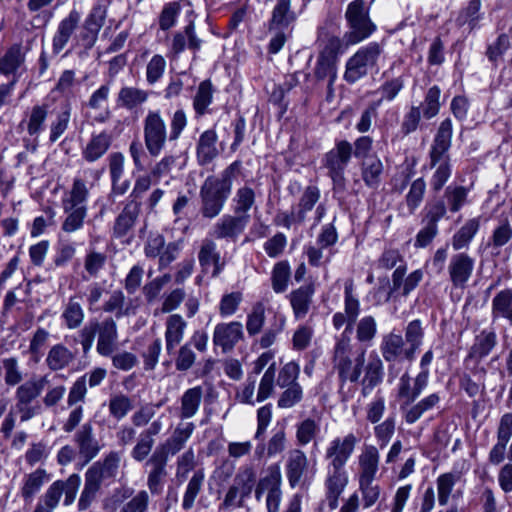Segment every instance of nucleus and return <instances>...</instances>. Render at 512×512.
<instances>
[{
	"instance_id": "54",
	"label": "nucleus",
	"mask_w": 512,
	"mask_h": 512,
	"mask_svg": "<svg viewBox=\"0 0 512 512\" xmlns=\"http://www.w3.org/2000/svg\"><path fill=\"white\" fill-rule=\"evenodd\" d=\"M291 277V267L287 260L277 262L271 272V286L275 293L280 294L287 290Z\"/></svg>"
},
{
	"instance_id": "16",
	"label": "nucleus",
	"mask_w": 512,
	"mask_h": 512,
	"mask_svg": "<svg viewBox=\"0 0 512 512\" xmlns=\"http://www.w3.org/2000/svg\"><path fill=\"white\" fill-rule=\"evenodd\" d=\"M107 4L97 2L93 5L82 26L80 40L85 48L90 49L97 41L98 34L105 24L107 17Z\"/></svg>"
},
{
	"instance_id": "46",
	"label": "nucleus",
	"mask_w": 512,
	"mask_h": 512,
	"mask_svg": "<svg viewBox=\"0 0 512 512\" xmlns=\"http://www.w3.org/2000/svg\"><path fill=\"white\" fill-rule=\"evenodd\" d=\"M133 489L126 488L123 490L122 497L130 499L125 502L119 512H149L150 496L146 490H139L133 496Z\"/></svg>"
},
{
	"instance_id": "1",
	"label": "nucleus",
	"mask_w": 512,
	"mask_h": 512,
	"mask_svg": "<svg viewBox=\"0 0 512 512\" xmlns=\"http://www.w3.org/2000/svg\"><path fill=\"white\" fill-rule=\"evenodd\" d=\"M187 115L183 109H177L171 116L168 129L166 120L160 110H148L143 118V139L147 152L158 157L167 142L177 141L187 126Z\"/></svg>"
},
{
	"instance_id": "3",
	"label": "nucleus",
	"mask_w": 512,
	"mask_h": 512,
	"mask_svg": "<svg viewBox=\"0 0 512 512\" xmlns=\"http://www.w3.org/2000/svg\"><path fill=\"white\" fill-rule=\"evenodd\" d=\"M453 127L451 119L443 120L434 136L429 151L431 167L437 166L432 179L431 187L434 191H439L451 176V164L448 151L451 147Z\"/></svg>"
},
{
	"instance_id": "37",
	"label": "nucleus",
	"mask_w": 512,
	"mask_h": 512,
	"mask_svg": "<svg viewBox=\"0 0 512 512\" xmlns=\"http://www.w3.org/2000/svg\"><path fill=\"white\" fill-rule=\"evenodd\" d=\"M379 458L380 455L376 447L372 445L364 446L359 456V480H363L364 483L374 480L378 471Z\"/></svg>"
},
{
	"instance_id": "26",
	"label": "nucleus",
	"mask_w": 512,
	"mask_h": 512,
	"mask_svg": "<svg viewBox=\"0 0 512 512\" xmlns=\"http://www.w3.org/2000/svg\"><path fill=\"white\" fill-rule=\"evenodd\" d=\"M80 18V13L73 9L59 22L52 39V51L54 54H59L68 44L79 25Z\"/></svg>"
},
{
	"instance_id": "28",
	"label": "nucleus",
	"mask_w": 512,
	"mask_h": 512,
	"mask_svg": "<svg viewBox=\"0 0 512 512\" xmlns=\"http://www.w3.org/2000/svg\"><path fill=\"white\" fill-rule=\"evenodd\" d=\"M217 144L218 135L215 129H207L200 134L196 143V157L199 165H208L219 155Z\"/></svg>"
},
{
	"instance_id": "59",
	"label": "nucleus",
	"mask_w": 512,
	"mask_h": 512,
	"mask_svg": "<svg viewBox=\"0 0 512 512\" xmlns=\"http://www.w3.org/2000/svg\"><path fill=\"white\" fill-rule=\"evenodd\" d=\"M345 301H344V310L345 314L347 315L348 319V327H346V330L351 331L353 328V324L355 323L359 311H360V305L358 299L353 295V281L348 280L345 283Z\"/></svg>"
},
{
	"instance_id": "9",
	"label": "nucleus",
	"mask_w": 512,
	"mask_h": 512,
	"mask_svg": "<svg viewBox=\"0 0 512 512\" xmlns=\"http://www.w3.org/2000/svg\"><path fill=\"white\" fill-rule=\"evenodd\" d=\"M197 257L201 273L209 275L211 278H218L227 264L212 238H205L201 241Z\"/></svg>"
},
{
	"instance_id": "36",
	"label": "nucleus",
	"mask_w": 512,
	"mask_h": 512,
	"mask_svg": "<svg viewBox=\"0 0 512 512\" xmlns=\"http://www.w3.org/2000/svg\"><path fill=\"white\" fill-rule=\"evenodd\" d=\"M205 473L203 469H198L193 472V475L188 480L183 495H182V509L190 511L194 508L197 498L204 490Z\"/></svg>"
},
{
	"instance_id": "11",
	"label": "nucleus",
	"mask_w": 512,
	"mask_h": 512,
	"mask_svg": "<svg viewBox=\"0 0 512 512\" xmlns=\"http://www.w3.org/2000/svg\"><path fill=\"white\" fill-rule=\"evenodd\" d=\"M380 53L381 49L376 43H371L366 48L359 50L346 64L345 80L354 83L365 75L366 68L375 65Z\"/></svg>"
},
{
	"instance_id": "34",
	"label": "nucleus",
	"mask_w": 512,
	"mask_h": 512,
	"mask_svg": "<svg viewBox=\"0 0 512 512\" xmlns=\"http://www.w3.org/2000/svg\"><path fill=\"white\" fill-rule=\"evenodd\" d=\"M119 462V454L111 451L102 460L94 462L85 473L103 483L105 479L115 476Z\"/></svg>"
},
{
	"instance_id": "32",
	"label": "nucleus",
	"mask_w": 512,
	"mask_h": 512,
	"mask_svg": "<svg viewBox=\"0 0 512 512\" xmlns=\"http://www.w3.org/2000/svg\"><path fill=\"white\" fill-rule=\"evenodd\" d=\"M111 144L112 136L110 133L106 131L93 133L86 146L82 149V158L88 163L96 162L107 153Z\"/></svg>"
},
{
	"instance_id": "5",
	"label": "nucleus",
	"mask_w": 512,
	"mask_h": 512,
	"mask_svg": "<svg viewBox=\"0 0 512 512\" xmlns=\"http://www.w3.org/2000/svg\"><path fill=\"white\" fill-rule=\"evenodd\" d=\"M81 484V478L73 473L65 480L54 481L38 498L33 512H53L64 495V506H70L76 499Z\"/></svg>"
},
{
	"instance_id": "33",
	"label": "nucleus",
	"mask_w": 512,
	"mask_h": 512,
	"mask_svg": "<svg viewBox=\"0 0 512 512\" xmlns=\"http://www.w3.org/2000/svg\"><path fill=\"white\" fill-rule=\"evenodd\" d=\"M201 45L202 40L196 35L195 25L193 22H190L184 27L183 31L174 34L171 42V51L174 55H179L187 47L195 53L200 50Z\"/></svg>"
},
{
	"instance_id": "8",
	"label": "nucleus",
	"mask_w": 512,
	"mask_h": 512,
	"mask_svg": "<svg viewBox=\"0 0 512 512\" xmlns=\"http://www.w3.org/2000/svg\"><path fill=\"white\" fill-rule=\"evenodd\" d=\"M353 147L347 140L337 141L335 147L327 152L322 160L334 185H344V171L351 160Z\"/></svg>"
},
{
	"instance_id": "55",
	"label": "nucleus",
	"mask_w": 512,
	"mask_h": 512,
	"mask_svg": "<svg viewBox=\"0 0 512 512\" xmlns=\"http://www.w3.org/2000/svg\"><path fill=\"white\" fill-rule=\"evenodd\" d=\"M492 317L506 318L512 323V290L505 289L495 295L492 300Z\"/></svg>"
},
{
	"instance_id": "39",
	"label": "nucleus",
	"mask_w": 512,
	"mask_h": 512,
	"mask_svg": "<svg viewBox=\"0 0 512 512\" xmlns=\"http://www.w3.org/2000/svg\"><path fill=\"white\" fill-rule=\"evenodd\" d=\"M48 383V375H33L30 379L17 387L15 399L38 402L37 398L41 395Z\"/></svg>"
},
{
	"instance_id": "4",
	"label": "nucleus",
	"mask_w": 512,
	"mask_h": 512,
	"mask_svg": "<svg viewBox=\"0 0 512 512\" xmlns=\"http://www.w3.org/2000/svg\"><path fill=\"white\" fill-rule=\"evenodd\" d=\"M256 484V473L253 467L245 465L239 468L232 484L227 488L222 502L218 506L219 512H231L243 508L245 501L251 496Z\"/></svg>"
},
{
	"instance_id": "57",
	"label": "nucleus",
	"mask_w": 512,
	"mask_h": 512,
	"mask_svg": "<svg viewBox=\"0 0 512 512\" xmlns=\"http://www.w3.org/2000/svg\"><path fill=\"white\" fill-rule=\"evenodd\" d=\"M107 262V255L103 252L89 249L84 257V270L88 278H97L100 272L104 269ZM83 279L87 277L83 276Z\"/></svg>"
},
{
	"instance_id": "52",
	"label": "nucleus",
	"mask_w": 512,
	"mask_h": 512,
	"mask_svg": "<svg viewBox=\"0 0 512 512\" xmlns=\"http://www.w3.org/2000/svg\"><path fill=\"white\" fill-rule=\"evenodd\" d=\"M320 433V419L305 418L296 425V442L299 446H306Z\"/></svg>"
},
{
	"instance_id": "53",
	"label": "nucleus",
	"mask_w": 512,
	"mask_h": 512,
	"mask_svg": "<svg viewBox=\"0 0 512 512\" xmlns=\"http://www.w3.org/2000/svg\"><path fill=\"white\" fill-rule=\"evenodd\" d=\"M265 311L266 307L263 302L257 301L253 304L246 317V331L249 337H254L262 332L266 321Z\"/></svg>"
},
{
	"instance_id": "17",
	"label": "nucleus",
	"mask_w": 512,
	"mask_h": 512,
	"mask_svg": "<svg viewBox=\"0 0 512 512\" xmlns=\"http://www.w3.org/2000/svg\"><path fill=\"white\" fill-rule=\"evenodd\" d=\"M341 40L337 37H331L323 51L318 57L315 67V77L318 80L329 78V86L336 78L335 60L341 49Z\"/></svg>"
},
{
	"instance_id": "12",
	"label": "nucleus",
	"mask_w": 512,
	"mask_h": 512,
	"mask_svg": "<svg viewBox=\"0 0 512 512\" xmlns=\"http://www.w3.org/2000/svg\"><path fill=\"white\" fill-rule=\"evenodd\" d=\"M73 442L82 465L91 462L100 453L103 445L97 439L91 422L84 423L74 434Z\"/></svg>"
},
{
	"instance_id": "10",
	"label": "nucleus",
	"mask_w": 512,
	"mask_h": 512,
	"mask_svg": "<svg viewBox=\"0 0 512 512\" xmlns=\"http://www.w3.org/2000/svg\"><path fill=\"white\" fill-rule=\"evenodd\" d=\"M359 439L353 433L338 436L332 439L325 449L324 458L327 466L345 468L347 462L354 453Z\"/></svg>"
},
{
	"instance_id": "18",
	"label": "nucleus",
	"mask_w": 512,
	"mask_h": 512,
	"mask_svg": "<svg viewBox=\"0 0 512 512\" xmlns=\"http://www.w3.org/2000/svg\"><path fill=\"white\" fill-rule=\"evenodd\" d=\"M168 458L153 451L146 465L149 467L147 472V488L152 495H160L168 478Z\"/></svg>"
},
{
	"instance_id": "7",
	"label": "nucleus",
	"mask_w": 512,
	"mask_h": 512,
	"mask_svg": "<svg viewBox=\"0 0 512 512\" xmlns=\"http://www.w3.org/2000/svg\"><path fill=\"white\" fill-rule=\"evenodd\" d=\"M345 18L349 30L344 35L347 44H356L368 38L375 30V25L371 22L365 2L363 0H354L349 3Z\"/></svg>"
},
{
	"instance_id": "29",
	"label": "nucleus",
	"mask_w": 512,
	"mask_h": 512,
	"mask_svg": "<svg viewBox=\"0 0 512 512\" xmlns=\"http://www.w3.org/2000/svg\"><path fill=\"white\" fill-rule=\"evenodd\" d=\"M125 157L121 152H113L108 156L111 192L115 195H124L129 187V180H122L124 175Z\"/></svg>"
},
{
	"instance_id": "15",
	"label": "nucleus",
	"mask_w": 512,
	"mask_h": 512,
	"mask_svg": "<svg viewBox=\"0 0 512 512\" xmlns=\"http://www.w3.org/2000/svg\"><path fill=\"white\" fill-rule=\"evenodd\" d=\"M285 472L291 488L309 485V461L304 451L297 448L289 451Z\"/></svg>"
},
{
	"instance_id": "43",
	"label": "nucleus",
	"mask_w": 512,
	"mask_h": 512,
	"mask_svg": "<svg viewBox=\"0 0 512 512\" xmlns=\"http://www.w3.org/2000/svg\"><path fill=\"white\" fill-rule=\"evenodd\" d=\"M47 116V105H34L27 116V120L22 121L20 125L26 124L28 135L37 140L39 135L45 130Z\"/></svg>"
},
{
	"instance_id": "30",
	"label": "nucleus",
	"mask_w": 512,
	"mask_h": 512,
	"mask_svg": "<svg viewBox=\"0 0 512 512\" xmlns=\"http://www.w3.org/2000/svg\"><path fill=\"white\" fill-rule=\"evenodd\" d=\"M49 474L43 468L24 474L20 496L25 503H31L42 487L49 481Z\"/></svg>"
},
{
	"instance_id": "31",
	"label": "nucleus",
	"mask_w": 512,
	"mask_h": 512,
	"mask_svg": "<svg viewBox=\"0 0 512 512\" xmlns=\"http://www.w3.org/2000/svg\"><path fill=\"white\" fill-rule=\"evenodd\" d=\"M297 13L292 8V0H276L268 21V30L289 28L297 20Z\"/></svg>"
},
{
	"instance_id": "60",
	"label": "nucleus",
	"mask_w": 512,
	"mask_h": 512,
	"mask_svg": "<svg viewBox=\"0 0 512 512\" xmlns=\"http://www.w3.org/2000/svg\"><path fill=\"white\" fill-rule=\"evenodd\" d=\"M79 82L76 79L75 72L73 70H64L55 87L53 92L60 94L66 100L75 96V91Z\"/></svg>"
},
{
	"instance_id": "64",
	"label": "nucleus",
	"mask_w": 512,
	"mask_h": 512,
	"mask_svg": "<svg viewBox=\"0 0 512 512\" xmlns=\"http://www.w3.org/2000/svg\"><path fill=\"white\" fill-rule=\"evenodd\" d=\"M382 163L376 157H367L363 162V179L371 187L378 186L381 181Z\"/></svg>"
},
{
	"instance_id": "49",
	"label": "nucleus",
	"mask_w": 512,
	"mask_h": 512,
	"mask_svg": "<svg viewBox=\"0 0 512 512\" xmlns=\"http://www.w3.org/2000/svg\"><path fill=\"white\" fill-rule=\"evenodd\" d=\"M213 85L209 79L202 81L193 97V109L197 117L209 112L208 107L213 101Z\"/></svg>"
},
{
	"instance_id": "35",
	"label": "nucleus",
	"mask_w": 512,
	"mask_h": 512,
	"mask_svg": "<svg viewBox=\"0 0 512 512\" xmlns=\"http://www.w3.org/2000/svg\"><path fill=\"white\" fill-rule=\"evenodd\" d=\"M203 398V388L195 386L187 389L180 397L178 417L183 421L194 417L199 409Z\"/></svg>"
},
{
	"instance_id": "22",
	"label": "nucleus",
	"mask_w": 512,
	"mask_h": 512,
	"mask_svg": "<svg viewBox=\"0 0 512 512\" xmlns=\"http://www.w3.org/2000/svg\"><path fill=\"white\" fill-rule=\"evenodd\" d=\"M140 212L141 203L135 199H128L114 220L112 236L116 239L127 236L133 230Z\"/></svg>"
},
{
	"instance_id": "61",
	"label": "nucleus",
	"mask_w": 512,
	"mask_h": 512,
	"mask_svg": "<svg viewBox=\"0 0 512 512\" xmlns=\"http://www.w3.org/2000/svg\"><path fill=\"white\" fill-rule=\"evenodd\" d=\"M161 350L162 341L160 338H153L146 343L140 353L145 370L151 371L155 369L159 361Z\"/></svg>"
},
{
	"instance_id": "51",
	"label": "nucleus",
	"mask_w": 512,
	"mask_h": 512,
	"mask_svg": "<svg viewBox=\"0 0 512 512\" xmlns=\"http://www.w3.org/2000/svg\"><path fill=\"white\" fill-rule=\"evenodd\" d=\"M254 190L249 186H243L236 190L232 199L233 211L237 216H250L248 212L256 202Z\"/></svg>"
},
{
	"instance_id": "47",
	"label": "nucleus",
	"mask_w": 512,
	"mask_h": 512,
	"mask_svg": "<svg viewBox=\"0 0 512 512\" xmlns=\"http://www.w3.org/2000/svg\"><path fill=\"white\" fill-rule=\"evenodd\" d=\"M65 326L68 329H76L83 323L85 314L78 296H71L64 305L61 315Z\"/></svg>"
},
{
	"instance_id": "63",
	"label": "nucleus",
	"mask_w": 512,
	"mask_h": 512,
	"mask_svg": "<svg viewBox=\"0 0 512 512\" xmlns=\"http://www.w3.org/2000/svg\"><path fill=\"white\" fill-rule=\"evenodd\" d=\"M458 479V475L452 472L441 474L437 478L438 502L441 506L448 504L449 497Z\"/></svg>"
},
{
	"instance_id": "44",
	"label": "nucleus",
	"mask_w": 512,
	"mask_h": 512,
	"mask_svg": "<svg viewBox=\"0 0 512 512\" xmlns=\"http://www.w3.org/2000/svg\"><path fill=\"white\" fill-rule=\"evenodd\" d=\"M92 187V183H89L81 176H76L73 179L70 190L62 198V204H70L76 206L86 205L90 189Z\"/></svg>"
},
{
	"instance_id": "41",
	"label": "nucleus",
	"mask_w": 512,
	"mask_h": 512,
	"mask_svg": "<svg viewBox=\"0 0 512 512\" xmlns=\"http://www.w3.org/2000/svg\"><path fill=\"white\" fill-rule=\"evenodd\" d=\"M65 213V219L61 224L62 231L66 233H74L84 226L85 218L87 217V205H70L62 204Z\"/></svg>"
},
{
	"instance_id": "27",
	"label": "nucleus",
	"mask_w": 512,
	"mask_h": 512,
	"mask_svg": "<svg viewBox=\"0 0 512 512\" xmlns=\"http://www.w3.org/2000/svg\"><path fill=\"white\" fill-rule=\"evenodd\" d=\"M314 294L315 285L313 283L302 285L290 292L288 299L296 320L306 317L313 304Z\"/></svg>"
},
{
	"instance_id": "50",
	"label": "nucleus",
	"mask_w": 512,
	"mask_h": 512,
	"mask_svg": "<svg viewBox=\"0 0 512 512\" xmlns=\"http://www.w3.org/2000/svg\"><path fill=\"white\" fill-rule=\"evenodd\" d=\"M479 228V218H472L467 220L465 224L452 237L453 249L455 251H459L468 247L474 236L477 234Z\"/></svg>"
},
{
	"instance_id": "19",
	"label": "nucleus",
	"mask_w": 512,
	"mask_h": 512,
	"mask_svg": "<svg viewBox=\"0 0 512 512\" xmlns=\"http://www.w3.org/2000/svg\"><path fill=\"white\" fill-rule=\"evenodd\" d=\"M195 428L196 426L193 422L181 421L174 428L171 435L163 443L159 444L154 451L169 459V456H174L184 449Z\"/></svg>"
},
{
	"instance_id": "42",
	"label": "nucleus",
	"mask_w": 512,
	"mask_h": 512,
	"mask_svg": "<svg viewBox=\"0 0 512 512\" xmlns=\"http://www.w3.org/2000/svg\"><path fill=\"white\" fill-rule=\"evenodd\" d=\"M102 482L91 477L87 473L84 474V485L77 503L79 512L89 510L96 503L102 488Z\"/></svg>"
},
{
	"instance_id": "48",
	"label": "nucleus",
	"mask_w": 512,
	"mask_h": 512,
	"mask_svg": "<svg viewBox=\"0 0 512 512\" xmlns=\"http://www.w3.org/2000/svg\"><path fill=\"white\" fill-rule=\"evenodd\" d=\"M74 360V354L63 344L52 346L46 357V365L52 371H59Z\"/></svg>"
},
{
	"instance_id": "23",
	"label": "nucleus",
	"mask_w": 512,
	"mask_h": 512,
	"mask_svg": "<svg viewBox=\"0 0 512 512\" xmlns=\"http://www.w3.org/2000/svg\"><path fill=\"white\" fill-rule=\"evenodd\" d=\"M334 363L342 381L349 380L355 382L359 379L362 360L358 358L357 363L353 365L351 359L348 357V344L346 342L339 341L336 344L334 349Z\"/></svg>"
},
{
	"instance_id": "38",
	"label": "nucleus",
	"mask_w": 512,
	"mask_h": 512,
	"mask_svg": "<svg viewBox=\"0 0 512 512\" xmlns=\"http://www.w3.org/2000/svg\"><path fill=\"white\" fill-rule=\"evenodd\" d=\"M496 344V332L493 329H484L475 336L473 345L469 350L468 358L480 361L490 354Z\"/></svg>"
},
{
	"instance_id": "21",
	"label": "nucleus",
	"mask_w": 512,
	"mask_h": 512,
	"mask_svg": "<svg viewBox=\"0 0 512 512\" xmlns=\"http://www.w3.org/2000/svg\"><path fill=\"white\" fill-rule=\"evenodd\" d=\"M96 335L98 336L96 350L99 355L111 356L117 346L118 329L115 320L107 317L102 321L94 319Z\"/></svg>"
},
{
	"instance_id": "20",
	"label": "nucleus",
	"mask_w": 512,
	"mask_h": 512,
	"mask_svg": "<svg viewBox=\"0 0 512 512\" xmlns=\"http://www.w3.org/2000/svg\"><path fill=\"white\" fill-rule=\"evenodd\" d=\"M250 216L224 215L212 227L209 232L213 239H226L236 241L243 233Z\"/></svg>"
},
{
	"instance_id": "24",
	"label": "nucleus",
	"mask_w": 512,
	"mask_h": 512,
	"mask_svg": "<svg viewBox=\"0 0 512 512\" xmlns=\"http://www.w3.org/2000/svg\"><path fill=\"white\" fill-rule=\"evenodd\" d=\"M475 260L466 253H457L450 258L448 272L454 287L464 288L472 276Z\"/></svg>"
},
{
	"instance_id": "56",
	"label": "nucleus",
	"mask_w": 512,
	"mask_h": 512,
	"mask_svg": "<svg viewBox=\"0 0 512 512\" xmlns=\"http://www.w3.org/2000/svg\"><path fill=\"white\" fill-rule=\"evenodd\" d=\"M133 408L130 397L123 393L113 394L109 398L108 410L112 418L117 421L124 419Z\"/></svg>"
},
{
	"instance_id": "58",
	"label": "nucleus",
	"mask_w": 512,
	"mask_h": 512,
	"mask_svg": "<svg viewBox=\"0 0 512 512\" xmlns=\"http://www.w3.org/2000/svg\"><path fill=\"white\" fill-rule=\"evenodd\" d=\"M512 239V225L508 218H503L492 231L488 245L493 250H499Z\"/></svg>"
},
{
	"instance_id": "2",
	"label": "nucleus",
	"mask_w": 512,
	"mask_h": 512,
	"mask_svg": "<svg viewBox=\"0 0 512 512\" xmlns=\"http://www.w3.org/2000/svg\"><path fill=\"white\" fill-rule=\"evenodd\" d=\"M240 167L241 162L234 161L223 170L219 177L206 178L199 192L200 212L204 218L212 219L221 213L231 193L232 180L239 172Z\"/></svg>"
},
{
	"instance_id": "45",
	"label": "nucleus",
	"mask_w": 512,
	"mask_h": 512,
	"mask_svg": "<svg viewBox=\"0 0 512 512\" xmlns=\"http://www.w3.org/2000/svg\"><path fill=\"white\" fill-rule=\"evenodd\" d=\"M24 61L25 54L22 52V45L13 44L0 57V73L3 75L15 74Z\"/></svg>"
},
{
	"instance_id": "25",
	"label": "nucleus",
	"mask_w": 512,
	"mask_h": 512,
	"mask_svg": "<svg viewBox=\"0 0 512 512\" xmlns=\"http://www.w3.org/2000/svg\"><path fill=\"white\" fill-rule=\"evenodd\" d=\"M164 325L165 350L171 356L183 341L188 324L180 314H170Z\"/></svg>"
},
{
	"instance_id": "62",
	"label": "nucleus",
	"mask_w": 512,
	"mask_h": 512,
	"mask_svg": "<svg viewBox=\"0 0 512 512\" xmlns=\"http://www.w3.org/2000/svg\"><path fill=\"white\" fill-rule=\"evenodd\" d=\"M76 255V244L69 240H59L55 247L53 264L57 268L67 266Z\"/></svg>"
},
{
	"instance_id": "13",
	"label": "nucleus",
	"mask_w": 512,
	"mask_h": 512,
	"mask_svg": "<svg viewBox=\"0 0 512 512\" xmlns=\"http://www.w3.org/2000/svg\"><path fill=\"white\" fill-rule=\"evenodd\" d=\"M243 339V325L239 321L220 322L214 327L213 345L215 348H220L224 354L232 352Z\"/></svg>"
},
{
	"instance_id": "40",
	"label": "nucleus",
	"mask_w": 512,
	"mask_h": 512,
	"mask_svg": "<svg viewBox=\"0 0 512 512\" xmlns=\"http://www.w3.org/2000/svg\"><path fill=\"white\" fill-rule=\"evenodd\" d=\"M149 98V92L133 86H123L117 94V105L126 110H134L144 103Z\"/></svg>"
},
{
	"instance_id": "14",
	"label": "nucleus",
	"mask_w": 512,
	"mask_h": 512,
	"mask_svg": "<svg viewBox=\"0 0 512 512\" xmlns=\"http://www.w3.org/2000/svg\"><path fill=\"white\" fill-rule=\"evenodd\" d=\"M349 477L346 468L326 466L324 479L325 500L330 510L338 507L341 494L348 485Z\"/></svg>"
},
{
	"instance_id": "6",
	"label": "nucleus",
	"mask_w": 512,
	"mask_h": 512,
	"mask_svg": "<svg viewBox=\"0 0 512 512\" xmlns=\"http://www.w3.org/2000/svg\"><path fill=\"white\" fill-rule=\"evenodd\" d=\"M300 366L294 362L286 363L278 372L276 385L282 390L277 400V406L289 409L303 400V388L298 382Z\"/></svg>"
}]
</instances>
